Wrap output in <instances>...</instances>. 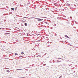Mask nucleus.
Here are the masks:
<instances>
[{
    "label": "nucleus",
    "instance_id": "1",
    "mask_svg": "<svg viewBox=\"0 0 78 78\" xmlns=\"http://www.w3.org/2000/svg\"><path fill=\"white\" fill-rule=\"evenodd\" d=\"M37 20L38 21H41V20H43V19H38V20Z\"/></svg>",
    "mask_w": 78,
    "mask_h": 78
},
{
    "label": "nucleus",
    "instance_id": "2",
    "mask_svg": "<svg viewBox=\"0 0 78 78\" xmlns=\"http://www.w3.org/2000/svg\"><path fill=\"white\" fill-rule=\"evenodd\" d=\"M25 26H27V23H25Z\"/></svg>",
    "mask_w": 78,
    "mask_h": 78
},
{
    "label": "nucleus",
    "instance_id": "3",
    "mask_svg": "<svg viewBox=\"0 0 78 78\" xmlns=\"http://www.w3.org/2000/svg\"><path fill=\"white\" fill-rule=\"evenodd\" d=\"M15 55H18V54L17 53H15Z\"/></svg>",
    "mask_w": 78,
    "mask_h": 78
},
{
    "label": "nucleus",
    "instance_id": "4",
    "mask_svg": "<svg viewBox=\"0 0 78 78\" xmlns=\"http://www.w3.org/2000/svg\"><path fill=\"white\" fill-rule=\"evenodd\" d=\"M11 9H12V10H14V8H11Z\"/></svg>",
    "mask_w": 78,
    "mask_h": 78
},
{
    "label": "nucleus",
    "instance_id": "5",
    "mask_svg": "<svg viewBox=\"0 0 78 78\" xmlns=\"http://www.w3.org/2000/svg\"><path fill=\"white\" fill-rule=\"evenodd\" d=\"M21 54L22 55H23V54H24V53L23 52H22Z\"/></svg>",
    "mask_w": 78,
    "mask_h": 78
},
{
    "label": "nucleus",
    "instance_id": "6",
    "mask_svg": "<svg viewBox=\"0 0 78 78\" xmlns=\"http://www.w3.org/2000/svg\"><path fill=\"white\" fill-rule=\"evenodd\" d=\"M62 78V76H60L59 77V78Z\"/></svg>",
    "mask_w": 78,
    "mask_h": 78
},
{
    "label": "nucleus",
    "instance_id": "7",
    "mask_svg": "<svg viewBox=\"0 0 78 78\" xmlns=\"http://www.w3.org/2000/svg\"><path fill=\"white\" fill-rule=\"evenodd\" d=\"M23 21V22H24V21Z\"/></svg>",
    "mask_w": 78,
    "mask_h": 78
},
{
    "label": "nucleus",
    "instance_id": "8",
    "mask_svg": "<svg viewBox=\"0 0 78 78\" xmlns=\"http://www.w3.org/2000/svg\"><path fill=\"white\" fill-rule=\"evenodd\" d=\"M18 70H20V69H18Z\"/></svg>",
    "mask_w": 78,
    "mask_h": 78
}]
</instances>
